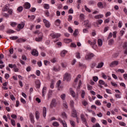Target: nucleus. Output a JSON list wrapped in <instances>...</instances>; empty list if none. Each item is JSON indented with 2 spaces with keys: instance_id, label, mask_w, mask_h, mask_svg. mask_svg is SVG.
<instances>
[{
  "instance_id": "nucleus-1",
  "label": "nucleus",
  "mask_w": 127,
  "mask_h": 127,
  "mask_svg": "<svg viewBox=\"0 0 127 127\" xmlns=\"http://www.w3.org/2000/svg\"><path fill=\"white\" fill-rule=\"evenodd\" d=\"M71 80V74L68 73L66 72L64 77V81H67L69 82Z\"/></svg>"
},
{
  "instance_id": "nucleus-2",
  "label": "nucleus",
  "mask_w": 127,
  "mask_h": 127,
  "mask_svg": "<svg viewBox=\"0 0 127 127\" xmlns=\"http://www.w3.org/2000/svg\"><path fill=\"white\" fill-rule=\"evenodd\" d=\"M80 118L81 119V121L83 122V123L85 124V126L87 127H89V126H88V123H87V120L86 119V117H85V115L81 114L80 115Z\"/></svg>"
},
{
  "instance_id": "nucleus-3",
  "label": "nucleus",
  "mask_w": 127,
  "mask_h": 127,
  "mask_svg": "<svg viewBox=\"0 0 127 127\" xmlns=\"http://www.w3.org/2000/svg\"><path fill=\"white\" fill-rule=\"evenodd\" d=\"M43 37V34L42 32H40L38 34V37L35 38V40L37 42H40V41H42Z\"/></svg>"
},
{
  "instance_id": "nucleus-4",
  "label": "nucleus",
  "mask_w": 127,
  "mask_h": 127,
  "mask_svg": "<svg viewBox=\"0 0 127 127\" xmlns=\"http://www.w3.org/2000/svg\"><path fill=\"white\" fill-rule=\"evenodd\" d=\"M87 43L88 44H90V45H91V46H92V48L94 49L95 48L94 46H95L97 43V39H94L93 42L91 41V40H88Z\"/></svg>"
},
{
  "instance_id": "nucleus-5",
  "label": "nucleus",
  "mask_w": 127,
  "mask_h": 127,
  "mask_svg": "<svg viewBox=\"0 0 127 127\" xmlns=\"http://www.w3.org/2000/svg\"><path fill=\"white\" fill-rule=\"evenodd\" d=\"M56 106H57V102H56V100H55V99H54L51 102L50 107L51 109H52V108H55Z\"/></svg>"
},
{
  "instance_id": "nucleus-6",
  "label": "nucleus",
  "mask_w": 127,
  "mask_h": 127,
  "mask_svg": "<svg viewBox=\"0 0 127 127\" xmlns=\"http://www.w3.org/2000/svg\"><path fill=\"white\" fill-rule=\"evenodd\" d=\"M95 56V55L93 53H89L85 56V59L86 60H91Z\"/></svg>"
},
{
  "instance_id": "nucleus-7",
  "label": "nucleus",
  "mask_w": 127,
  "mask_h": 127,
  "mask_svg": "<svg viewBox=\"0 0 127 127\" xmlns=\"http://www.w3.org/2000/svg\"><path fill=\"white\" fill-rule=\"evenodd\" d=\"M118 65H119V61H115L110 64L109 66L111 68H113V67H115V66H118Z\"/></svg>"
},
{
  "instance_id": "nucleus-8",
  "label": "nucleus",
  "mask_w": 127,
  "mask_h": 127,
  "mask_svg": "<svg viewBox=\"0 0 127 127\" xmlns=\"http://www.w3.org/2000/svg\"><path fill=\"white\" fill-rule=\"evenodd\" d=\"M43 22L45 24L46 27H47V28H49V27H50L51 24L48 20H46V19H43Z\"/></svg>"
},
{
  "instance_id": "nucleus-9",
  "label": "nucleus",
  "mask_w": 127,
  "mask_h": 127,
  "mask_svg": "<svg viewBox=\"0 0 127 127\" xmlns=\"http://www.w3.org/2000/svg\"><path fill=\"white\" fill-rule=\"evenodd\" d=\"M31 53L33 56H38V51H37V50L36 49L32 50V51Z\"/></svg>"
},
{
  "instance_id": "nucleus-10",
  "label": "nucleus",
  "mask_w": 127,
  "mask_h": 127,
  "mask_svg": "<svg viewBox=\"0 0 127 127\" xmlns=\"http://www.w3.org/2000/svg\"><path fill=\"white\" fill-rule=\"evenodd\" d=\"M50 36L53 37V38H58V37H60L61 35L60 34L52 33L50 34Z\"/></svg>"
},
{
  "instance_id": "nucleus-11",
  "label": "nucleus",
  "mask_w": 127,
  "mask_h": 127,
  "mask_svg": "<svg viewBox=\"0 0 127 127\" xmlns=\"http://www.w3.org/2000/svg\"><path fill=\"white\" fill-rule=\"evenodd\" d=\"M71 116L73 118H76L78 117L77 116V112L76 111V110H75L74 109H72V112L71 114Z\"/></svg>"
},
{
  "instance_id": "nucleus-12",
  "label": "nucleus",
  "mask_w": 127,
  "mask_h": 127,
  "mask_svg": "<svg viewBox=\"0 0 127 127\" xmlns=\"http://www.w3.org/2000/svg\"><path fill=\"white\" fill-rule=\"evenodd\" d=\"M53 71H55V72H58L60 71V66L59 65H56L53 67Z\"/></svg>"
},
{
  "instance_id": "nucleus-13",
  "label": "nucleus",
  "mask_w": 127,
  "mask_h": 127,
  "mask_svg": "<svg viewBox=\"0 0 127 127\" xmlns=\"http://www.w3.org/2000/svg\"><path fill=\"white\" fill-rule=\"evenodd\" d=\"M69 92L71 96H72L73 98H75V97H76V93L74 92V90H73L72 88L69 89Z\"/></svg>"
},
{
  "instance_id": "nucleus-14",
  "label": "nucleus",
  "mask_w": 127,
  "mask_h": 127,
  "mask_svg": "<svg viewBox=\"0 0 127 127\" xmlns=\"http://www.w3.org/2000/svg\"><path fill=\"white\" fill-rule=\"evenodd\" d=\"M58 121H59V122L62 124L64 127H67V124H66V122L63 121L60 118H59Z\"/></svg>"
},
{
  "instance_id": "nucleus-15",
  "label": "nucleus",
  "mask_w": 127,
  "mask_h": 127,
  "mask_svg": "<svg viewBox=\"0 0 127 127\" xmlns=\"http://www.w3.org/2000/svg\"><path fill=\"white\" fill-rule=\"evenodd\" d=\"M24 25H25L24 22H22L20 24L18 25L17 28H19V29H22V28L24 27Z\"/></svg>"
},
{
  "instance_id": "nucleus-16",
  "label": "nucleus",
  "mask_w": 127,
  "mask_h": 127,
  "mask_svg": "<svg viewBox=\"0 0 127 127\" xmlns=\"http://www.w3.org/2000/svg\"><path fill=\"white\" fill-rule=\"evenodd\" d=\"M29 117H30V121L32 123V124H34V116H33V115H32L31 113L29 115Z\"/></svg>"
},
{
  "instance_id": "nucleus-17",
  "label": "nucleus",
  "mask_w": 127,
  "mask_h": 127,
  "mask_svg": "<svg viewBox=\"0 0 127 127\" xmlns=\"http://www.w3.org/2000/svg\"><path fill=\"white\" fill-rule=\"evenodd\" d=\"M25 41H26V39L20 38L16 41V42H17V43H21L22 42H25Z\"/></svg>"
},
{
  "instance_id": "nucleus-18",
  "label": "nucleus",
  "mask_w": 127,
  "mask_h": 127,
  "mask_svg": "<svg viewBox=\"0 0 127 127\" xmlns=\"http://www.w3.org/2000/svg\"><path fill=\"white\" fill-rule=\"evenodd\" d=\"M84 25H86V27H88V28H89V27H91V24L90 23H89L88 20L84 21Z\"/></svg>"
},
{
  "instance_id": "nucleus-19",
  "label": "nucleus",
  "mask_w": 127,
  "mask_h": 127,
  "mask_svg": "<svg viewBox=\"0 0 127 127\" xmlns=\"http://www.w3.org/2000/svg\"><path fill=\"white\" fill-rule=\"evenodd\" d=\"M24 8H26V9H28L30 8V3L28 2H26L25 4L24 5Z\"/></svg>"
},
{
  "instance_id": "nucleus-20",
  "label": "nucleus",
  "mask_w": 127,
  "mask_h": 127,
  "mask_svg": "<svg viewBox=\"0 0 127 127\" xmlns=\"http://www.w3.org/2000/svg\"><path fill=\"white\" fill-rule=\"evenodd\" d=\"M36 83V88H37V89H39L40 88V81H39V80H37L35 82Z\"/></svg>"
},
{
  "instance_id": "nucleus-21",
  "label": "nucleus",
  "mask_w": 127,
  "mask_h": 127,
  "mask_svg": "<svg viewBox=\"0 0 127 127\" xmlns=\"http://www.w3.org/2000/svg\"><path fill=\"white\" fill-rule=\"evenodd\" d=\"M103 17H104V15L99 14L95 15L94 18H95V19H100V18H103Z\"/></svg>"
},
{
  "instance_id": "nucleus-22",
  "label": "nucleus",
  "mask_w": 127,
  "mask_h": 127,
  "mask_svg": "<svg viewBox=\"0 0 127 127\" xmlns=\"http://www.w3.org/2000/svg\"><path fill=\"white\" fill-rule=\"evenodd\" d=\"M46 107H43V116L44 118H46Z\"/></svg>"
},
{
  "instance_id": "nucleus-23",
  "label": "nucleus",
  "mask_w": 127,
  "mask_h": 127,
  "mask_svg": "<svg viewBox=\"0 0 127 127\" xmlns=\"http://www.w3.org/2000/svg\"><path fill=\"white\" fill-rule=\"evenodd\" d=\"M60 23H61V21L60 19H58L55 21V25L57 26H59L60 25Z\"/></svg>"
},
{
  "instance_id": "nucleus-24",
  "label": "nucleus",
  "mask_w": 127,
  "mask_h": 127,
  "mask_svg": "<svg viewBox=\"0 0 127 127\" xmlns=\"http://www.w3.org/2000/svg\"><path fill=\"white\" fill-rule=\"evenodd\" d=\"M99 84L100 85H104L105 87H107L108 85L105 83V81H104L103 80H99Z\"/></svg>"
},
{
  "instance_id": "nucleus-25",
  "label": "nucleus",
  "mask_w": 127,
  "mask_h": 127,
  "mask_svg": "<svg viewBox=\"0 0 127 127\" xmlns=\"http://www.w3.org/2000/svg\"><path fill=\"white\" fill-rule=\"evenodd\" d=\"M60 84H61V80H59L57 83V86L58 88L59 91L61 90V87H60Z\"/></svg>"
},
{
  "instance_id": "nucleus-26",
  "label": "nucleus",
  "mask_w": 127,
  "mask_h": 127,
  "mask_svg": "<svg viewBox=\"0 0 127 127\" xmlns=\"http://www.w3.org/2000/svg\"><path fill=\"white\" fill-rule=\"evenodd\" d=\"M9 8L8 7V6L7 5H5L4 6L3 8L2 9V11H7L9 10Z\"/></svg>"
},
{
  "instance_id": "nucleus-27",
  "label": "nucleus",
  "mask_w": 127,
  "mask_h": 127,
  "mask_svg": "<svg viewBox=\"0 0 127 127\" xmlns=\"http://www.w3.org/2000/svg\"><path fill=\"white\" fill-rule=\"evenodd\" d=\"M15 32L13 31V30H11V29H9L6 31V33H7V34H11L12 33H15Z\"/></svg>"
},
{
  "instance_id": "nucleus-28",
  "label": "nucleus",
  "mask_w": 127,
  "mask_h": 127,
  "mask_svg": "<svg viewBox=\"0 0 127 127\" xmlns=\"http://www.w3.org/2000/svg\"><path fill=\"white\" fill-rule=\"evenodd\" d=\"M66 53H67L66 51L63 50L61 53V56H62V57H64V56L66 55Z\"/></svg>"
},
{
  "instance_id": "nucleus-29",
  "label": "nucleus",
  "mask_w": 127,
  "mask_h": 127,
  "mask_svg": "<svg viewBox=\"0 0 127 127\" xmlns=\"http://www.w3.org/2000/svg\"><path fill=\"white\" fill-rule=\"evenodd\" d=\"M97 6L100 8H104V5H103V3L102 2H99L97 3Z\"/></svg>"
},
{
  "instance_id": "nucleus-30",
  "label": "nucleus",
  "mask_w": 127,
  "mask_h": 127,
  "mask_svg": "<svg viewBox=\"0 0 127 127\" xmlns=\"http://www.w3.org/2000/svg\"><path fill=\"white\" fill-rule=\"evenodd\" d=\"M9 95L10 96V98L12 101H15V97H14V96L11 94V93L9 92Z\"/></svg>"
},
{
  "instance_id": "nucleus-31",
  "label": "nucleus",
  "mask_w": 127,
  "mask_h": 127,
  "mask_svg": "<svg viewBox=\"0 0 127 127\" xmlns=\"http://www.w3.org/2000/svg\"><path fill=\"white\" fill-rule=\"evenodd\" d=\"M46 87H44L42 90V97H44L45 93H46Z\"/></svg>"
},
{
  "instance_id": "nucleus-32",
  "label": "nucleus",
  "mask_w": 127,
  "mask_h": 127,
  "mask_svg": "<svg viewBox=\"0 0 127 127\" xmlns=\"http://www.w3.org/2000/svg\"><path fill=\"white\" fill-rule=\"evenodd\" d=\"M114 39H110L108 41V44H109V45L112 46V45H113V44H114Z\"/></svg>"
},
{
  "instance_id": "nucleus-33",
  "label": "nucleus",
  "mask_w": 127,
  "mask_h": 127,
  "mask_svg": "<svg viewBox=\"0 0 127 127\" xmlns=\"http://www.w3.org/2000/svg\"><path fill=\"white\" fill-rule=\"evenodd\" d=\"M69 123L73 127H75L76 126V124L75 123V122H74L73 120H69Z\"/></svg>"
},
{
  "instance_id": "nucleus-34",
  "label": "nucleus",
  "mask_w": 127,
  "mask_h": 127,
  "mask_svg": "<svg viewBox=\"0 0 127 127\" xmlns=\"http://www.w3.org/2000/svg\"><path fill=\"white\" fill-rule=\"evenodd\" d=\"M54 83H55L54 80L52 79L50 85V88H51V89H53V88H54Z\"/></svg>"
},
{
  "instance_id": "nucleus-35",
  "label": "nucleus",
  "mask_w": 127,
  "mask_h": 127,
  "mask_svg": "<svg viewBox=\"0 0 127 127\" xmlns=\"http://www.w3.org/2000/svg\"><path fill=\"white\" fill-rule=\"evenodd\" d=\"M9 38L10 40H16V39H18V37L14 36L10 37Z\"/></svg>"
},
{
  "instance_id": "nucleus-36",
  "label": "nucleus",
  "mask_w": 127,
  "mask_h": 127,
  "mask_svg": "<svg viewBox=\"0 0 127 127\" xmlns=\"http://www.w3.org/2000/svg\"><path fill=\"white\" fill-rule=\"evenodd\" d=\"M98 46H102L103 45V41L100 39L98 40Z\"/></svg>"
},
{
  "instance_id": "nucleus-37",
  "label": "nucleus",
  "mask_w": 127,
  "mask_h": 127,
  "mask_svg": "<svg viewBox=\"0 0 127 127\" xmlns=\"http://www.w3.org/2000/svg\"><path fill=\"white\" fill-rule=\"evenodd\" d=\"M52 125H53L54 127H58L60 126L59 123H58V122H53Z\"/></svg>"
},
{
  "instance_id": "nucleus-38",
  "label": "nucleus",
  "mask_w": 127,
  "mask_h": 127,
  "mask_svg": "<svg viewBox=\"0 0 127 127\" xmlns=\"http://www.w3.org/2000/svg\"><path fill=\"white\" fill-rule=\"evenodd\" d=\"M17 10H18V11L19 12H21V11H22V10H23V7L20 6H19L17 9Z\"/></svg>"
},
{
  "instance_id": "nucleus-39",
  "label": "nucleus",
  "mask_w": 127,
  "mask_h": 127,
  "mask_svg": "<svg viewBox=\"0 0 127 127\" xmlns=\"http://www.w3.org/2000/svg\"><path fill=\"white\" fill-rule=\"evenodd\" d=\"M81 78V74H78L74 80V82L76 83L78 82V80Z\"/></svg>"
},
{
  "instance_id": "nucleus-40",
  "label": "nucleus",
  "mask_w": 127,
  "mask_h": 127,
  "mask_svg": "<svg viewBox=\"0 0 127 127\" xmlns=\"http://www.w3.org/2000/svg\"><path fill=\"white\" fill-rule=\"evenodd\" d=\"M63 68H66L67 67V63L64 62L61 64Z\"/></svg>"
},
{
  "instance_id": "nucleus-41",
  "label": "nucleus",
  "mask_w": 127,
  "mask_h": 127,
  "mask_svg": "<svg viewBox=\"0 0 127 127\" xmlns=\"http://www.w3.org/2000/svg\"><path fill=\"white\" fill-rule=\"evenodd\" d=\"M74 101L73 100H71L70 101V108H71L72 109H73L74 108Z\"/></svg>"
},
{
  "instance_id": "nucleus-42",
  "label": "nucleus",
  "mask_w": 127,
  "mask_h": 127,
  "mask_svg": "<svg viewBox=\"0 0 127 127\" xmlns=\"http://www.w3.org/2000/svg\"><path fill=\"white\" fill-rule=\"evenodd\" d=\"M39 112L38 111H36L35 113V116H36V119L37 120H38L39 119Z\"/></svg>"
},
{
  "instance_id": "nucleus-43",
  "label": "nucleus",
  "mask_w": 127,
  "mask_h": 127,
  "mask_svg": "<svg viewBox=\"0 0 127 127\" xmlns=\"http://www.w3.org/2000/svg\"><path fill=\"white\" fill-rule=\"evenodd\" d=\"M13 69L14 72H18V68H17L16 64H13Z\"/></svg>"
},
{
  "instance_id": "nucleus-44",
  "label": "nucleus",
  "mask_w": 127,
  "mask_h": 127,
  "mask_svg": "<svg viewBox=\"0 0 127 127\" xmlns=\"http://www.w3.org/2000/svg\"><path fill=\"white\" fill-rule=\"evenodd\" d=\"M104 66V63H101L98 64V65L96 67L97 68H102Z\"/></svg>"
},
{
  "instance_id": "nucleus-45",
  "label": "nucleus",
  "mask_w": 127,
  "mask_h": 127,
  "mask_svg": "<svg viewBox=\"0 0 127 127\" xmlns=\"http://www.w3.org/2000/svg\"><path fill=\"white\" fill-rule=\"evenodd\" d=\"M64 41L65 43H70L72 41V40L69 39H65Z\"/></svg>"
},
{
  "instance_id": "nucleus-46",
  "label": "nucleus",
  "mask_w": 127,
  "mask_h": 127,
  "mask_svg": "<svg viewBox=\"0 0 127 127\" xmlns=\"http://www.w3.org/2000/svg\"><path fill=\"white\" fill-rule=\"evenodd\" d=\"M17 25V23L16 22H12L11 23L10 25L12 27H15L16 25Z\"/></svg>"
},
{
  "instance_id": "nucleus-47",
  "label": "nucleus",
  "mask_w": 127,
  "mask_h": 127,
  "mask_svg": "<svg viewBox=\"0 0 127 127\" xmlns=\"http://www.w3.org/2000/svg\"><path fill=\"white\" fill-rule=\"evenodd\" d=\"M44 7L46 9H49V8L50 7V6H49V4H44Z\"/></svg>"
},
{
  "instance_id": "nucleus-48",
  "label": "nucleus",
  "mask_w": 127,
  "mask_h": 127,
  "mask_svg": "<svg viewBox=\"0 0 127 127\" xmlns=\"http://www.w3.org/2000/svg\"><path fill=\"white\" fill-rule=\"evenodd\" d=\"M45 15L47 17H49V16H50V13H49V11L48 10H46L45 12Z\"/></svg>"
},
{
  "instance_id": "nucleus-49",
  "label": "nucleus",
  "mask_w": 127,
  "mask_h": 127,
  "mask_svg": "<svg viewBox=\"0 0 127 127\" xmlns=\"http://www.w3.org/2000/svg\"><path fill=\"white\" fill-rule=\"evenodd\" d=\"M93 80L94 82H97L98 80H99V78L98 77V76H93Z\"/></svg>"
},
{
  "instance_id": "nucleus-50",
  "label": "nucleus",
  "mask_w": 127,
  "mask_h": 127,
  "mask_svg": "<svg viewBox=\"0 0 127 127\" xmlns=\"http://www.w3.org/2000/svg\"><path fill=\"white\" fill-rule=\"evenodd\" d=\"M84 9L86 11H88V12H91V10L89 8L87 7V5L84 6Z\"/></svg>"
},
{
  "instance_id": "nucleus-51",
  "label": "nucleus",
  "mask_w": 127,
  "mask_h": 127,
  "mask_svg": "<svg viewBox=\"0 0 127 127\" xmlns=\"http://www.w3.org/2000/svg\"><path fill=\"white\" fill-rule=\"evenodd\" d=\"M61 98L63 100H65V98H66V94H63L61 96Z\"/></svg>"
},
{
  "instance_id": "nucleus-52",
  "label": "nucleus",
  "mask_w": 127,
  "mask_h": 127,
  "mask_svg": "<svg viewBox=\"0 0 127 127\" xmlns=\"http://www.w3.org/2000/svg\"><path fill=\"white\" fill-rule=\"evenodd\" d=\"M95 104L97 105V106H101V102H100V100H97L95 101Z\"/></svg>"
},
{
  "instance_id": "nucleus-53",
  "label": "nucleus",
  "mask_w": 127,
  "mask_h": 127,
  "mask_svg": "<svg viewBox=\"0 0 127 127\" xmlns=\"http://www.w3.org/2000/svg\"><path fill=\"white\" fill-rule=\"evenodd\" d=\"M73 35L74 36H77L78 35V29H75L74 33H73Z\"/></svg>"
},
{
  "instance_id": "nucleus-54",
  "label": "nucleus",
  "mask_w": 127,
  "mask_h": 127,
  "mask_svg": "<svg viewBox=\"0 0 127 127\" xmlns=\"http://www.w3.org/2000/svg\"><path fill=\"white\" fill-rule=\"evenodd\" d=\"M96 118L94 117H92L91 119V122L93 124H95V123H96Z\"/></svg>"
},
{
  "instance_id": "nucleus-55",
  "label": "nucleus",
  "mask_w": 127,
  "mask_h": 127,
  "mask_svg": "<svg viewBox=\"0 0 127 127\" xmlns=\"http://www.w3.org/2000/svg\"><path fill=\"white\" fill-rule=\"evenodd\" d=\"M81 98H82V99L85 98V91L83 90H82L81 92Z\"/></svg>"
},
{
  "instance_id": "nucleus-56",
  "label": "nucleus",
  "mask_w": 127,
  "mask_h": 127,
  "mask_svg": "<svg viewBox=\"0 0 127 127\" xmlns=\"http://www.w3.org/2000/svg\"><path fill=\"white\" fill-rule=\"evenodd\" d=\"M80 17L81 20H84V19H85V17H84V14H81L80 15Z\"/></svg>"
},
{
  "instance_id": "nucleus-57",
  "label": "nucleus",
  "mask_w": 127,
  "mask_h": 127,
  "mask_svg": "<svg viewBox=\"0 0 127 127\" xmlns=\"http://www.w3.org/2000/svg\"><path fill=\"white\" fill-rule=\"evenodd\" d=\"M70 47H73V48H75V47H77V45H76V44H75L74 43H71V44L70 45Z\"/></svg>"
},
{
  "instance_id": "nucleus-58",
  "label": "nucleus",
  "mask_w": 127,
  "mask_h": 127,
  "mask_svg": "<svg viewBox=\"0 0 127 127\" xmlns=\"http://www.w3.org/2000/svg\"><path fill=\"white\" fill-rule=\"evenodd\" d=\"M8 13L10 15H11V14H12V9H9L8 10Z\"/></svg>"
},
{
  "instance_id": "nucleus-59",
  "label": "nucleus",
  "mask_w": 127,
  "mask_h": 127,
  "mask_svg": "<svg viewBox=\"0 0 127 127\" xmlns=\"http://www.w3.org/2000/svg\"><path fill=\"white\" fill-rule=\"evenodd\" d=\"M11 124L13 126V127H14V126H15V121L14 120L11 119Z\"/></svg>"
},
{
  "instance_id": "nucleus-60",
  "label": "nucleus",
  "mask_w": 127,
  "mask_h": 127,
  "mask_svg": "<svg viewBox=\"0 0 127 127\" xmlns=\"http://www.w3.org/2000/svg\"><path fill=\"white\" fill-rule=\"evenodd\" d=\"M44 63L46 66H47L49 64V62L47 60L44 61Z\"/></svg>"
},
{
  "instance_id": "nucleus-61",
  "label": "nucleus",
  "mask_w": 127,
  "mask_h": 127,
  "mask_svg": "<svg viewBox=\"0 0 127 127\" xmlns=\"http://www.w3.org/2000/svg\"><path fill=\"white\" fill-rule=\"evenodd\" d=\"M63 106L65 109H67L68 108V104L66 102L63 103Z\"/></svg>"
},
{
  "instance_id": "nucleus-62",
  "label": "nucleus",
  "mask_w": 127,
  "mask_h": 127,
  "mask_svg": "<svg viewBox=\"0 0 127 127\" xmlns=\"http://www.w3.org/2000/svg\"><path fill=\"white\" fill-rule=\"evenodd\" d=\"M111 12L108 11L106 13L105 16H106V17H108V16H110V15H111Z\"/></svg>"
},
{
  "instance_id": "nucleus-63",
  "label": "nucleus",
  "mask_w": 127,
  "mask_h": 127,
  "mask_svg": "<svg viewBox=\"0 0 127 127\" xmlns=\"http://www.w3.org/2000/svg\"><path fill=\"white\" fill-rule=\"evenodd\" d=\"M9 77V74L6 73L4 75V78L6 79V80H7L8 79V77Z\"/></svg>"
},
{
  "instance_id": "nucleus-64",
  "label": "nucleus",
  "mask_w": 127,
  "mask_h": 127,
  "mask_svg": "<svg viewBox=\"0 0 127 127\" xmlns=\"http://www.w3.org/2000/svg\"><path fill=\"white\" fill-rule=\"evenodd\" d=\"M93 127H101L100 124L99 123H96L95 125L93 126Z\"/></svg>"
}]
</instances>
